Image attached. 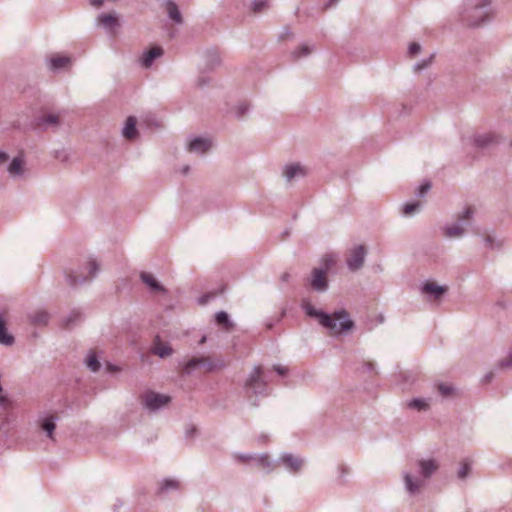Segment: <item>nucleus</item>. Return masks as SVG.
<instances>
[{
  "instance_id": "nucleus-1",
  "label": "nucleus",
  "mask_w": 512,
  "mask_h": 512,
  "mask_svg": "<svg viewBox=\"0 0 512 512\" xmlns=\"http://www.w3.org/2000/svg\"><path fill=\"white\" fill-rule=\"evenodd\" d=\"M492 15V0H464L460 12L461 21L469 27L483 25Z\"/></svg>"
},
{
  "instance_id": "nucleus-2",
  "label": "nucleus",
  "mask_w": 512,
  "mask_h": 512,
  "mask_svg": "<svg viewBox=\"0 0 512 512\" xmlns=\"http://www.w3.org/2000/svg\"><path fill=\"white\" fill-rule=\"evenodd\" d=\"M353 325V321L345 310L336 311L333 314L322 312V326L328 328L332 334L350 330Z\"/></svg>"
},
{
  "instance_id": "nucleus-3",
  "label": "nucleus",
  "mask_w": 512,
  "mask_h": 512,
  "mask_svg": "<svg viewBox=\"0 0 512 512\" xmlns=\"http://www.w3.org/2000/svg\"><path fill=\"white\" fill-rule=\"evenodd\" d=\"M244 388L254 395H267L268 386L267 382L263 377V371L261 366H255L244 383Z\"/></svg>"
},
{
  "instance_id": "nucleus-4",
  "label": "nucleus",
  "mask_w": 512,
  "mask_h": 512,
  "mask_svg": "<svg viewBox=\"0 0 512 512\" xmlns=\"http://www.w3.org/2000/svg\"><path fill=\"white\" fill-rule=\"evenodd\" d=\"M474 210L472 207H466L461 213L458 214V222L452 225L443 227L444 236L447 238H460L465 234V225L473 218Z\"/></svg>"
},
{
  "instance_id": "nucleus-5",
  "label": "nucleus",
  "mask_w": 512,
  "mask_h": 512,
  "mask_svg": "<svg viewBox=\"0 0 512 512\" xmlns=\"http://www.w3.org/2000/svg\"><path fill=\"white\" fill-rule=\"evenodd\" d=\"M225 364L221 361L214 362L210 357H194L186 361L182 370L185 374H191L198 368H205L206 371L211 372L219 368H223Z\"/></svg>"
},
{
  "instance_id": "nucleus-6",
  "label": "nucleus",
  "mask_w": 512,
  "mask_h": 512,
  "mask_svg": "<svg viewBox=\"0 0 512 512\" xmlns=\"http://www.w3.org/2000/svg\"><path fill=\"white\" fill-rule=\"evenodd\" d=\"M277 466H282L290 474H298L302 471L305 460L304 458L289 452H283L276 460Z\"/></svg>"
},
{
  "instance_id": "nucleus-7",
  "label": "nucleus",
  "mask_w": 512,
  "mask_h": 512,
  "mask_svg": "<svg viewBox=\"0 0 512 512\" xmlns=\"http://www.w3.org/2000/svg\"><path fill=\"white\" fill-rule=\"evenodd\" d=\"M171 401L170 396L148 391L142 395V404L150 412H156L167 406Z\"/></svg>"
},
{
  "instance_id": "nucleus-8",
  "label": "nucleus",
  "mask_w": 512,
  "mask_h": 512,
  "mask_svg": "<svg viewBox=\"0 0 512 512\" xmlns=\"http://www.w3.org/2000/svg\"><path fill=\"white\" fill-rule=\"evenodd\" d=\"M367 250L364 245H357L350 249L346 265L351 272H356L364 266Z\"/></svg>"
},
{
  "instance_id": "nucleus-9",
  "label": "nucleus",
  "mask_w": 512,
  "mask_h": 512,
  "mask_svg": "<svg viewBox=\"0 0 512 512\" xmlns=\"http://www.w3.org/2000/svg\"><path fill=\"white\" fill-rule=\"evenodd\" d=\"M402 477L405 490L411 496L419 494L421 489L426 484V480H424L420 475H414L411 471L408 470H404L402 472Z\"/></svg>"
},
{
  "instance_id": "nucleus-10",
  "label": "nucleus",
  "mask_w": 512,
  "mask_h": 512,
  "mask_svg": "<svg viewBox=\"0 0 512 512\" xmlns=\"http://www.w3.org/2000/svg\"><path fill=\"white\" fill-rule=\"evenodd\" d=\"M96 25L104 28L108 33L115 34V30L120 26L117 13H101L96 18Z\"/></svg>"
},
{
  "instance_id": "nucleus-11",
  "label": "nucleus",
  "mask_w": 512,
  "mask_h": 512,
  "mask_svg": "<svg viewBox=\"0 0 512 512\" xmlns=\"http://www.w3.org/2000/svg\"><path fill=\"white\" fill-rule=\"evenodd\" d=\"M447 290V286L438 285L432 281L424 282L421 287L422 293L425 294L430 301H440Z\"/></svg>"
},
{
  "instance_id": "nucleus-12",
  "label": "nucleus",
  "mask_w": 512,
  "mask_h": 512,
  "mask_svg": "<svg viewBox=\"0 0 512 512\" xmlns=\"http://www.w3.org/2000/svg\"><path fill=\"white\" fill-rule=\"evenodd\" d=\"M7 172L13 179L21 178L26 173V161L22 153L13 157L7 166Z\"/></svg>"
},
{
  "instance_id": "nucleus-13",
  "label": "nucleus",
  "mask_w": 512,
  "mask_h": 512,
  "mask_svg": "<svg viewBox=\"0 0 512 512\" xmlns=\"http://www.w3.org/2000/svg\"><path fill=\"white\" fill-rule=\"evenodd\" d=\"M419 475L424 479H430L433 474L439 469L440 465L436 459H420L416 463Z\"/></svg>"
},
{
  "instance_id": "nucleus-14",
  "label": "nucleus",
  "mask_w": 512,
  "mask_h": 512,
  "mask_svg": "<svg viewBox=\"0 0 512 512\" xmlns=\"http://www.w3.org/2000/svg\"><path fill=\"white\" fill-rule=\"evenodd\" d=\"M86 269L89 271L90 278L94 277L99 271V265L95 260H90L87 264ZM89 277L78 275L71 272L67 275V280L71 286H76L85 283Z\"/></svg>"
},
{
  "instance_id": "nucleus-15",
  "label": "nucleus",
  "mask_w": 512,
  "mask_h": 512,
  "mask_svg": "<svg viewBox=\"0 0 512 512\" xmlns=\"http://www.w3.org/2000/svg\"><path fill=\"white\" fill-rule=\"evenodd\" d=\"M212 147V142L208 138L195 137L189 143L187 150L191 153L203 155Z\"/></svg>"
},
{
  "instance_id": "nucleus-16",
  "label": "nucleus",
  "mask_w": 512,
  "mask_h": 512,
  "mask_svg": "<svg viewBox=\"0 0 512 512\" xmlns=\"http://www.w3.org/2000/svg\"><path fill=\"white\" fill-rule=\"evenodd\" d=\"M337 261L338 255L336 253L328 252L322 256V292L326 290L328 286L325 274L336 265Z\"/></svg>"
},
{
  "instance_id": "nucleus-17",
  "label": "nucleus",
  "mask_w": 512,
  "mask_h": 512,
  "mask_svg": "<svg viewBox=\"0 0 512 512\" xmlns=\"http://www.w3.org/2000/svg\"><path fill=\"white\" fill-rule=\"evenodd\" d=\"M57 417L53 415H48L44 417H40L38 419V424L40 428L46 433L47 437L51 440H54V431L56 428Z\"/></svg>"
},
{
  "instance_id": "nucleus-18",
  "label": "nucleus",
  "mask_w": 512,
  "mask_h": 512,
  "mask_svg": "<svg viewBox=\"0 0 512 512\" xmlns=\"http://www.w3.org/2000/svg\"><path fill=\"white\" fill-rule=\"evenodd\" d=\"M473 145L479 149L488 148L497 143V137L492 133H484L475 135L472 139Z\"/></svg>"
},
{
  "instance_id": "nucleus-19",
  "label": "nucleus",
  "mask_w": 512,
  "mask_h": 512,
  "mask_svg": "<svg viewBox=\"0 0 512 512\" xmlns=\"http://www.w3.org/2000/svg\"><path fill=\"white\" fill-rule=\"evenodd\" d=\"M307 174V169L301 164L286 165L283 169V176L290 182L296 177H302Z\"/></svg>"
},
{
  "instance_id": "nucleus-20",
  "label": "nucleus",
  "mask_w": 512,
  "mask_h": 512,
  "mask_svg": "<svg viewBox=\"0 0 512 512\" xmlns=\"http://www.w3.org/2000/svg\"><path fill=\"white\" fill-rule=\"evenodd\" d=\"M164 51L160 46L153 47L152 49L145 51L143 53L141 64L145 68H149L152 66L154 60L163 55Z\"/></svg>"
},
{
  "instance_id": "nucleus-21",
  "label": "nucleus",
  "mask_w": 512,
  "mask_h": 512,
  "mask_svg": "<svg viewBox=\"0 0 512 512\" xmlns=\"http://www.w3.org/2000/svg\"><path fill=\"white\" fill-rule=\"evenodd\" d=\"M314 51H316L315 45H309L308 43H303L291 52V58L293 61H298V60L308 57Z\"/></svg>"
},
{
  "instance_id": "nucleus-22",
  "label": "nucleus",
  "mask_w": 512,
  "mask_h": 512,
  "mask_svg": "<svg viewBox=\"0 0 512 512\" xmlns=\"http://www.w3.org/2000/svg\"><path fill=\"white\" fill-rule=\"evenodd\" d=\"M165 6L169 19H171L176 24H182L183 17L177 4L172 0H166Z\"/></svg>"
},
{
  "instance_id": "nucleus-23",
  "label": "nucleus",
  "mask_w": 512,
  "mask_h": 512,
  "mask_svg": "<svg viewBox=\"0 0 512 512\" xmlns=\"http://www.w3.org/2000/svg\"><path fill=\"white\" fill-rule=\"evenodd\" d=\"M141 280L145 283L151 291L157 293H166V289L155 279L151 273L143 272L140 275Z\"/></svg>"
},
{
  "instance_id": "nucleus-24",
  "label": "nucleus",
  "mask_w": 512,
  "mask_h": 512,
  "mask_svg": "<svg viewBox=\"0 0 512 512\" xmlns=\"http://www.w3.org/2000/svg\"><path fill=\"white\" fill-rule=\"evenodd\" d=\"M71 62V59L67 56L55 55L48 61V67L51 71H59Z\"/></svg>"
},
{
  "instance_id": "nucleus-25",
  "label": "nucleus",
  "mask_w": 512,
  "mask_h": 512,
  "mask_svg": "<svg viewBox=\"0 0 512 512\" xmlns=\"http://www.w3.org/2000/svg\"><path fill=\"white\" fill-rule=\"evenodd\" d=\"M28 317L30 322L36 326H44L50 319L49 313L45 310H37L31 313Z\"/></svg>"
},
{
  "instance_id": "nucleus-26",
  "label": "nucleus",
  "mask_w": 512,
  "mask_h": 512,
  "mask_svg": "<svg viewBox=\"0 0 512 512\" xmlns=\"http://www.w3.org/2000/svg\"><path fill=\"white\" fill-rule=\"evenodd\" d=\"M38 124L44 128H58L61 124L60 116L58 114H48L42 116L39 118Z\"/></svg>"
},
{
  "instance_id": "nucleus-27",
  "label": "nucleus",
  "mask_w": 512,
  "mask_h": 512,
  "mask_svg": "<svg viewBox=\"0 0 512 512\" xmlns=\"http://www.w3.org/2000/svg\"><path fill=\"white\" fill-rule=\"evenodd\" d=\"M136 123H137V120L135 117L130 116L127 118V120L125 122V126L122 131V134L125 138L131 140L137 136Z\"/></svg>"
},
{
  "instance_id": "nucleus-28",
  "label": "nucleus",
  "mask_w": 512,
  "mask_h": 512,
  "mask_svg": "<svg viewBox=\"0 0 512 512\" xmlns=\"http://www.w3.org/2000/svg\"><path fill=\"white\" fill-rule=\"evenodd\" d=\"M301 307L308 317L315 318L320 322V310H318L307 297L302 299Z\"/></svg>"
},
{
  "instance_id": "nucleus-29",
  "label": "nucleus",
  "mask_w": 512,
  "mask_h": 512,
  "mask_svg": "<svg viewBox=\"0 0 512 512\" xmlns=\"http://www.w3.org/2000/svg\"><path fill=\"white\" fill-rule=\"evenodd\" d=\"M221 63L220 55L215 50H208L205 54V65L209 70L214 69Z\"/></svg>"
},
{
  "instance_id": "nucleus-30",
  "label": "nucleus",
  "mask_w": 512,
  "mask_h": 512,
  "mask_svg": "<svg viewBox=\"0 0 512 512\" xmlns=\"http://www.w3.org/2000/svg\"><path fill=\"white\" fill-rule=\"evenodd\" d=\"M255 461L259 466L266 469L268 473L272 472L277 467L276 461H271L267 454L256 455Z\"/></svg>"
},
{
  "instance_id": "nucleus-31",
  "label": "nucleus",
  "mask_w": 512,
  "mask_h": 512,
  "mask_svg": "<svg viewBox=\"0 0 512 512\" xmlns=\"http://www.w3.org/2000/svg\"><path fill=\"white\" fill-rule=\"evenodd\" d=\"M157 343L153 347L152 352L161 358L168 357L172 354L173 350L169 345L160 343L159 337L156 338Z\"/></svg>"
},
{
  "instance_id": "nucleus-32",
  "label": "nucleus",
  "mask_w": 512,
  "mask_h": 512,
  "mask_svg": "<svg viewBox=\"0 0 512 512\" xmlns=\"http://www.w3.org/2000/svg\"><path fill=\"white\" fill-rule=\"evenodd\" d=\"M13 342L14 337L7 332L5 321L0 317V344L9 346L12 345Z\"/></svg>"
},
{
  "instance_id": "nucleus-33",
  "label": "nucleus",
  "mask_w": 512,
  "mask_h": 512,
  "mask_svg": "<svg viewBox=\"0 0 512 512\" xmlns=\"http://www.w3.org/2000/svg\"><path fill=\"white\" fill-rule=\"evenodd\" d=\"M82 319V314L78 310H73L71 313L64 318L63 326L65 328H71Z\"/></svg>"
},
{
  "instance_id": "nucleus-34",
  "label": "nucleus",
  "mask_w": 512,
  "mask_h": 512,
  "mask_svg": "<svg viewBox=\"0 0 512 512\" xmlns=\"http://www.w3.org/2000/svg\"><path fill=\"white\" fill-rule=\"evenodd\" d=\"M85 362H86L88 369L92 372H97L101 367V364H100L96 354L93 352H90L87 355Z\"/></svg>"
},
{
  "instance_id": "nucleus-35",
  "label": "nucleus",
  "mask_w": 512,
  "mask_h": 512,
  "mask_svg": "<svg viewBox=\"0 0 512 512\" xmlns=\"http://www.w3.org/2000/svg\"><path fill=\"white\" fill-rule=\"evenodd\" d=\"M408 407L418 411H425L429 408V403L425 399L415 398L408 402Z\"/></svg>"
},
{
  "instance_id": "nucleus-36",
  "label": "nucleus",
  "mask_w": 512,
  "mask_h": 512,
  "mask_svg": "<svg viewBox=\"0 0 512 512\" xmlns=\"http://www.w3.org/2000/svg\"><path fill=\"white\" fill-rule=\"evenodd\" d=\"M269 7V0H254L251 9L255 13H260Z\"/></svg>"
},
{
  "instance_id": "nucleus-37",
  "label": "nucleus",
  "mask_w": 512,
  "mask_h": 512,
  "mask_svg": "<svg viewBox=\"0 0 512 512\" xmlns=\"http://www.w3.org/2000/svg\"><path fill=\"white\" fill-rule=\"evenodd\" d=\"M497 367L501 369H512V347L508 350L506 357L497 363Z\"/></svg>"
},
{
  "instance_id": "nucleus-38",
  "label": "nucleus",
  "mask_w": 512,
  "mask_h": 512,
  "mask_svg": "<svg viewBox=\"0 0 512 512\" xmlns=\"http://www.w3.org/2000/svg\"><path fill=\"white\" fill-rule=\"evenodd\" d=\"M215 319L218 324L224 325L226 328H230L232 326L228 314L224 311L217 312Z\"/></svg>"
},
{
  "instance_id": "nucleus-39",
  "label": "nucleus",
  "mask_w": 512,
  "mask_h": 512,
  "mask_svg": "<svg viewBox=\"0 0 512 512\" xmlns=\"http://www.w3.org/2000/svg\"><path fill=\"white\" fill-rule=\"evenodd\" d=\"M421 204L419 202L407 203L403 207V214L406 216L412 215L415 212H418Z\"/></svg>"
},
{
  "instance_id": "nucleus-40",
  "label": "nucleus",
  "mask_w": 512,
  "mask_h": 512,
  "mask_svg": "<svg viewBox=\"0 0 512 512\" xmlns=\"http://www.w3.org/2000/svg\"><path fill=\"white\" fill-rule=\"evenodd\" d=\"M311 286L315 291H320V268L313 269Z\"/></svg>"
},
{
  "instance_id": "nucleus-41",
  "label": "nucleus",
  "mask_w": 512,
  "mask_h": 512,
  "mask_svg": "<svg viewBox=\"0 0 512 512\" xmlns=\"http://www.w3.org/2000/svg\"><path fill=\"white\" fill-rule=\"evenodd\" d=\"M178 488V482L175 481V480H172V479H165L161 485H160V489H159V492H164V491H167L169 489H176Z\"/></svg>"
},
{
  "instance_id": "nucleus-42",
  "label": "nucleus",
  "mask_w": 512,
  "mask_h": 512,
  "mask_svg": "<svg viewBox=\"0 0 512 512\" xmlns=\"http://www.w3.org/2000/svg\"><path fill=\"white\" fill-rule=\"evenodd\" d=\"M433 55H431L429 58L427 59H423L419 62H417L414 66H413V70L415 72H420L422 71L423 69H426L427 67H429V65L431 64L432 62V59H433Z\"/></svg>"
},
{
  "instance_id": "nucleus-43",
  "label": "nucleus",
  "mask_w": 512,
  "mask_h": 512,
  "mask_svg": "<svg viewBox=\"0 0 512 512\" xmlns=\"http://www.w3.org/2000/svg\"><path fill=\"white\" fill-rule=\"evenodd\" d=\"M430 188H431L430 182L426 181V182L422 183L417 189V193H416L417 196L424 197L427 194V192L430 190Z\"/></svg>"
},
{
  "instance_id": "nucleus-44",
  "label": "nucleus",
  "mask_w": 512,
  "mask_h": 512,
  "mask_svg": "<svg viewBox=\"0 0 512 512\" xmlns=\"http://www.w3.org/2000/svg\"><path fill=\"white\" fill-rule=\"evenodd\" d=\"M470 472V465L468 463H463L457 472V476L460 479H465Z\"/></svg>"
},
{
  "instance_id": "nucleus-45",
  "label": "nucleus",
  "mask_w": 512,
  "mask_h": 512,
  "mask_svg": "<svg viewBox=\"0 0 512 512\" xmlns=\"http://www.w3.org/2000/svg\"><path fill=\"white\" fill-rule=\"evenodd\" d=\"M438 391L442 396L447 397L452 394L453 388L447 384L442 383L438 385Z\"/></svg>"
},
{
  "instance_id": "nucleus-46",
  "label": "nucleus",
  "mask_w": 512,
  "mask_h": 512,
  "mask_svg": "<svg viewBox=\"0 0 512 512\" xmlns=\"http://www.w3.org/2000/svg\"><path fill=\"white\" fill-rule=\"evenodd\" d=\"M249 110V105L247 103H241L236 108V116L238 118H242Z\"/></svg>"
},
{
  "instance_id": "nucleus-47",
  "label": "nucleus",
  "mask_w": 512,
  "mask_h": 512,
  "mask_svg": "<svg viewBox=\"0 0 512 512\" xmlns=\"http://www.w3.org/2000/svg\"><path fill=\"white\" fill-rule=\"evenodd\" d=\"M420 51H421V46H420V44H418L416 42L411 43L408 47V54L410 56H415L418 53H420Z\"/></svg>"
},
{
  "instance_id": "nucleus-48",
  "label": "nucleus",
  "mask_w": 512,
  "mask_h": 512,
  "mask_svg": "<svg viewBox=\"0 0 512 512\" xmlns=\"http://www.w3.org/2000/svg\"><path fill=\"white\" fill-rule=\"evenodd\" d=\"M235 458L241 462H248V461H251V460H254L256 459V455H252V454H237L235 455Z\"/></svg>"
},
{
  "instance_id": "nucleus-49",
  "label": "nucleus",
  "mask_w": 512,
  "mask_h": 512,
  "mask_svg": "<svg viewBox=\"0 0 512 512\" xmlns=\"http://www.w3.org/2000/svg\"><path fill=\"white\" fill-rule=\"evenodd\" d=\"M210 82V78L207 76H200L196 81V86L199 88L204 87Z\"/></svg>"
},
{
  "instance_id": "nucleus-50",
  "label": "nucleus",
  "mask_w": 512,
  "mask_h": 512,
  "mask_svg": "<svg viewBox=\"0 0 512 512\" xmlns=\"http://www.w3.org/2000/svg\"><path fill=\"white\" fill-rule=\"evenodd\" d=\"M340 0H328L322 4V11L334 8Z\"/></svg>"
},
{
  "instance_id": "nucleus-51",
  "label": "nucleus",
  "mask_w": 512,
  "mask_h": 512,
  "mask_svg": "<svg viewBox=\"0 0 512 512\" xmlns=\"http://www.w3.org/2000/svg\"><path fill=\"white\" fill-rule=\"evenodd\" d=\"M273 369L275 370V372H277V374L281 375V376H284L287 374L288 372V369L282 365H274Z\"/></svg>"
},
{
  "instance_id": "nucleus-52",
  "label": "nucleus",
  "mask_w": 512,
  "mask_h": 512,
  "mask_svg": "<svg viewBox=\"0 0 512 512\" xmlns=\"http://www.w3.org/2000/svg\"><path fill=\"white\" fill-rule=\"evenodd\" d=\"M374 369H375V367L372 362H365V363H363V365L361 367L362 372H372V371H374Z\"/></svg>"
},
{
  "instance_id": "nucleus-53",
  "label": "nucleus",
  "mask_w": 512,
  "mask_h": 512,
  "mask_svg": "<svg viewBox=\"0 0 512 512\" xmlns=\"http://www.w3.org/2000/svg\"><path fill=\"white\" fill-rule=\"evenodd\" d=\"M9 159V155L7 152L0 150V165L5 163Z\"/></svg>"
},
{
  "instance_id": "nucleus-54",
  "label": "nucleus",
  "mask_w": 512,
  "mask_h": 512,
  "mask_svg": "<svg viewBox=\"0 0 512 512\" xmlns=\"http://www.w3.org/2000/svg\"><path fill=\"white\" fill-rule=\"evenodd\" d=\"M8 398L0 393V405L4 408L8 405Z\"/></svg>"
},
{
  "instance_id": "nucleus-55",
  "label": "nucleus",
  "mask_w": 512,
  "mask_h": 512,
  "mask_svg": "<svg viewBox=\"0 0 512 512\" xmlns=\"http://www.w3.org/2000/svg\"><path fill=\"white\" fill-rule=\"evenodd\" d=\"M89 2L92 6L98 8L103 4L104 0H89Z\"/></svg>"
},
{
  "instance_id": "nucleus-56",
  "label": "nucleus",
  "mask_w": 512,
  "mask_h": 512,
  "mask_svg": "<svg viewBox=\"0 0 512 512\" xmlns=\"http://www.w3.org/2000/svg\"><path fill=\"white\" fill-rule=\"evenodd\" d=\"M290 277H291V275H290L289 272H284L281 275L280 279H281L282 282H288L290 280Z\"/></svg>"
},
{
  "instance_id": "nucleus-57",
  "label": "nucleus",
  "mask_w": 512,
  "mask_h": 512,
  "mask_svg": "<svg viewBox=\"0 0 512 512\" xmlns=\"http://www.w3.org/2000/svg\"><path fill=\"white\" fill-rule=\"evenodd\" d=\"M339 469L341 471L340 478H343L344 476H346L349 473V470L346 466H341V467H339Z\"/></svg>"
},
{
  "instance_id": "nucleus-58",
  "label": "nucleus",
  "mask_w": 512,
  "mask_h": 512,
  "mask_svg": "<svg viewBox=\"0 0 512 512\" xmlns=\"http://www.w3.org/2000/svg\"><path fill=\"white\" fill-rule=\"evenodd\" d=\"M493 377H494V373L489 372L484 376L483 381L490 382L493 379Z\"/></svg>"
},
{
  "instance_id": "nucleus-59",
  "label": "nucleus",
  "mask_w": 512,
  "mask_h": 512,
  "mask_svg": "<svg viewBox=\"0 0 512 512\" xmlns=\"http://www.w3.org/2000/svg\"><path fill=\"white\" fill-rule=\"evenodd\" d=\"M189 171H190V166H189V165H185V166H183V167H182V169H181V173H182L183 175H187V174L189 173Z\"/></svg>"
},
{
  "instance_id": "nucleus-60",
  "label": "nucleus",
  "mask_w": 512,
  "mask_h": 512,
  "mask_svg": "<svg viewBox=\"0 0 512 512\" xmlns=\"http://www.w3.org/2000/svg\"><path fill=\"white\" fill-rule=\"evenodd\" d=\"M485 242H486L487 245L492 246V243H493L492 237L491 236H487L485 238Z\"/></svg>"
},
{
  "instance_id": "nucleus-61",
  "label": "nucleus",
  "mask_w": 512,
  "mask_h": 512,
  "mask_svg": "<svg viewBox=\"0 0 512 512\" xmlns=\"http://www.w3.org/2000/svg\"><path fill=\"white\" fill-rule=\"evenodd\" d=\"M207 338L206 336H202V338L199 340V344L202 345L206 342Z\"/></svg>"
}]
</instances>
